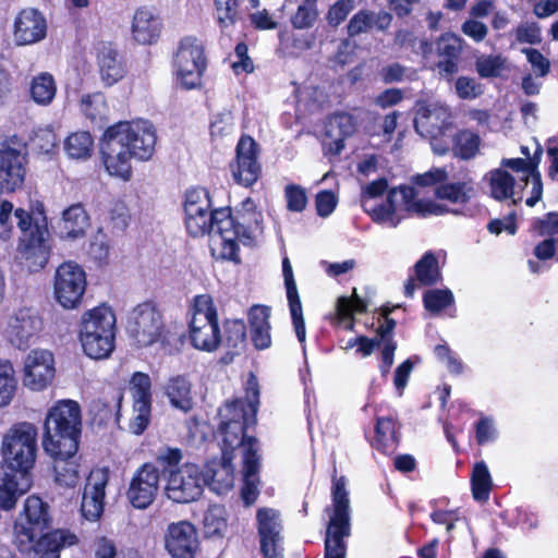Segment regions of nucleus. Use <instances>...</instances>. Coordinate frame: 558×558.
<instances>
[{
  "label": "nucleus",
  "instance_id": "obj_1",
  "mask_svg": "<svg viewBox=\"0 0 558 558\" xmlns=\"http://www.w3.org/2000/svg\"><path fill=\"white\" fill-rule=\"evenodd\" d=\"M37 429L29 423L12 426L3 437L0 465V509L11 510L32 483L28 471L36 460Z\"/></svg>",
  "mask_w": 558,
  "mask_h": 558
},
{
  "label": "nucleus",
  "instance_id": "obj_2",
  "mask_svg": "<svg viewBox=\"0 0 558 558\" xmlns=\"http://www.w3.org/2000/svg\"><path fill=\"white\" fill-rule=\"evenodd\" d=\"M153 124L145 120L119 122L105 132L100 143L102 163L110 175L131 178V159L148 160L156 145Z\"/></svg>",
  "mask_w": 558,
  "mask_h": 558
},
{
  "label": "nucleus",
  "instance_id": "obj_3",
  "mask_svg": "<svg viewBox=\"0 0 558 558\" xmlns=\"http://www.w3.org/2000/svg\"><path fill=\"white\" fill-rule=\"evenodd\" d=\"M399 199L405 211L420 217L461 214V210L457 208H449L448 206L434 201L420 198L417 189L407 185L390 190L386 202L381 204H369V201L364 197L361 199V205L374 222L387 225L390 228H397L403 219V216L399 214L398 209Z\"/></svg>",
  "mask_w": 558,
  "mask_h": 558
},
{
  "label": "nucleus",
  "instance_id": "obj_4",
  "mask_svg": "<svg viewBox=\"0 0 558 558\" xmlns=\"http://www.w3.org/2000/svg\"><path fill=\"white\" fill-rule=\"evenodd\" d=\"M81 409L73 400L58 401L47 413L43 447L49 456H75L81 435Z\"/></svg>",
  "mask_w": 558,
  "mask_h": 558
},
{
  "label": "nucleus",
  "instance_id": "obj_5",
  "mask_svg": "<svg viewBox=\"0 0 558 558\" xmlns=\"http://www.w3.org/2000/svg\"><path fill=\"white\" fill-rule=\"evenodd\" d=\"M228 219L232 226L228 228L231 235L213 236V256L221 259L236 260L238 241L251 244L263 232V216L256 210L251 198L244 199L234 215L228 208Z\"/></svg>",
  "mask_w": 558,
  "mask_h": 558
},
{
  "label": "nucleus",
  "instance_id": "obj_6",
  "mask_svg": "<svg viewBox=\"0 0 558 558\" xmlns=\"http://www.w3.org/2000/svg\"><path fill=\"white\" fill-rule=\"evenodd\" d=\"M185 228L193 238L209 235L210 251L213 252V236H230L232 221L228 219V208L210 210V201L205 190L195 189L186 193L184 203Z\"/></svg>",
  "mask_w": 558,
  "mask_h": 558
},
{
  "label": "nucleus",
  "instance_id": "obj_7",
  "mask_svg": "<svg viewBox=\"0 0 558 558\" xmlns=\"http://www.w3.org/2000/svg\"><path fill=\"white\" fill-rule=\"evenodd\" d=\"M344 476H332L331 506L326 508L329 522L325 537L324 558H345L347 544L344 538L351 534L350 499L345 488Z\"/></svg>",
  "mask_w": 558,
  "mask_h": 558
},
{
  "label": "nucleus",
  "instance_id": "obj_8",
  "mask_svg": "<svg viewBox=\"0 0 558 558\" xmlns=\"http://www.w3.org/2000/svg\"><path fill=\"white\" fill-rule=\"evenodd\" d=\"M116 316L106 305L84 313L81 319L80 340L84 353L90 359L108 357L114 349Z\"/></svg>",
  "mask_w": 558,
  "mask_h": 558
},
{
  "label": "nucleus",
  "instance_id": "obj_9",
  "mask_svg": "<svg viewBox=\"0 0 558 558\" xmlns=\"http://www.w3.org/2000/svg\"><path fill=\"white\" fill-rule=\"evenodd\" d=\"M219 416L221 418L219 430L222 435V451L231 453L235 448L241 447L244 453L248 444L253 442L254 449L258 453L257 439L245 436V429L256 423V414L246 410L244 401L227 402L219 409Z\"/></svg>",
  "mask_w": 558,
  "mask_h": 558
},
{
  "label": "nucleus",
  "instance_id": "obj_10",
  "mask_svg": "<svg viewBox=\"0 0 558 558\" xmlns=\"http://www.w3.org/2000/svg\"><path fill=\"white\" fill-rule=\"evenodd\" d=\"M14 217L22 232L19 250L27 262L29 271L36 272L46 266L49 258L47 226L44 221L43 223L33 222L32 216L22 208L15 209Z\"/></svg>",
  "mask_w": 558,
  "mask_h": 558
},
{
  "label": "nucleus",
  "instance_id": "obj_11",
  "mask_svg": "<svg viewBox=\"0 0 558 558\" xmlns=\"http://www.w3.org/2000/svg\"><path fill=\"white\" fill-rule=\"evenodd\" d=\"M190 338L194 348L207 352L217 350L221 342L217 312L210 295L194 298Z\"/></svg>",
  "mask_w": 558,
  "mask_h": 558
},
{
  "label": "nucleus",
  "instance_id": "obj_12",
  "mask_svg": "<svg viewBox=\"0 0 558 558\" xmlns=\"http://www.w3.org/2000/svg\"><path fill=\"white\" fill-rule=\"evenodd\" d=\"M126 329L138 347H149L163 340L166 336L163 316L150 301L143 302L131 311Z\"/></svg>",
  "mask_w": 558,
  "mask_h": 558
},
{
  "label": "nucleus",
  "instance_id": "obj_13",
  "mask_svg": "<svg viewBox=\"0 0 558 558\" xmlns=\"http://www.w3.org/2000/svg\"><path fill=\"white\" fill-rule=\"evenodd\" d=\"M205 480L199 466L185 463L177 469H169L166 475V496L178 504L197 500L204 490Z\"/></svg>",
  "mask_w": 558,
  "mask_h": 558
},
{
  "label": "nucleus",
  "instance_id": "obj_14",
  "mask_svg": "<svg viewBox=\"0 0 558 558\" xmlns=\"http://www.w3.org/2000/svg\"><path fill=\"white\" fill-rule=\"evenodd\" d=\"M174 65L178 80L185 89L199 86L206 68L202 43L195 37L183 38L174 57Z\"/></svg>",
  "mask_w": 558,
  "mask_h": 558
},
{
  "label": "nucleus",
  "instance_id": "obj_15",
  "mask_svg": "<svg viewBox=\"0 0 558 558\" xmlns=\"http://www.w3.org/2000/svg\"><path fill=\"white\" fill-rule=\"evenodd\" d=\"M260 551L265 558H284L281 514L274 508L263 507L256 512Z\"/></svg>",
  "mask_w": 558,
  "mask_h": 558
},
{
  "label": "nucleus",
  "instance_id": "obj_16",
  "mask_svg": "<svg viewBox=\"0 0 558 558\" xmlns=\"http://www.w3.org/2000/svg\"><path fill=\"white\" fill-rule=\"evenodd\" d=\"M56 374L54 360L47 350H32L24 360L23 384L33 391L46 389Z\"/></svg>",
  "mask_w": 558,
  "mask_h": 558
},
{
  "label": "nucleus",
  "instance_id": "obj_17",
  "mask_svg": "<svg viewBox=\"0 0 558 558\" xmlns=\"http://www.w3.org/2000/svg\"><path fill=\"white\" fill-rule=\"evenodd\" d=\"M159 489V471L153 463H144L133 475L126 497L137 509L149 507Z\"/></svg>",
  "mask_w": 558,
  "mask_h": 558
},
{
  "label": "nucleus",
  "instance_id": "obj_18",
  "mask_svg": "<svg viewBox=\"0 0 558 558\" xmlns=\"http://www.w3.org/2000/svg\"><path fill=\"white\" fill-rule=\"evenodd\" d=\"M234 181L243 186L253 185L260 173L257 161V144L250 136H243L236 146L235 161L230 165Z\"/></svg>",
  "mask_w": 558,
  "mask_h": 558
},
{
  "label": "nucleus",
  "instance_id": "obj_19",
  "mask_svg": "<svg viewBox=\"0 0 558 558\" xmlns=\"http://www.w3.org/2000/svg\"><path fill=\"white\" fill-rule=\"evenodd\" d=\"M108 480L106 469H94L87 476L81 502V512L86 520L96 521L101 517Z\"/></svg>",
  "mask_w": 558,
  "mask_h": 558
},
{
  "label": "nucleus",
  "instance_id": "obj_20",
  "mask_svg": "<svg viewBox=\"0 0 558 558\" xmlns=\"http://www.w3.org/2000/svg\"><path fill=\"white\" fill-rule=\"evenodd\" d=\"M543 155V148L539 144H537L532 158L525 160L523 158H510L502 159L501 166L505 168H509L515 171L519 175V181L524 185L529 183L532 185L531 196H529L525 201V204L530 207H533L543 195V184L541 174L537 171L538 165L541 162Z\"/></svg>",
  "mask_w": 558,
  "mask_h": 558
},
{
  "label": "nucleus",
  "instance_id": "obj_21",
  "mask_svg": "<svg viewBox=\"0 0 558 558\" xmlns=\"http://www.w3.org/2000/svg\"><path fill=\"white\" fill-rule=\"evenodd\" d=\"M43 319L32 308H21L8 323L7 333L10 342L17 349H27L43 330Z\"/></svg>",
  "mask_w": 558,
  "mask_h": 558
},
{
  "label": "nucleus",
  "instance_id": "obj_22",
  "mask_svg": "<svg viewBox=\"0 0 558 558\" xmlns=\"http://www.w3.org/2000/svg\"><path fill=\"white\" fill-rule=\"evenodd\" d=\"M25 155L9 142H0V191L13 192L25 178Z\"/></svg>",
  "mask_w": 558,
  "mask_h": 558
},
{
  "label": "nucleus",
  "instance_id": "obj_23",
  "mask_svg": "<svg viewBox=\"0 0 558 558\" xmlns=\"http://www.w3.org/2000/svg\"><path fill=\"white\" fill-rule=\"evenodd\" d=\"M450 118L447 106L437 104L421 106L414 118V129L422 137L435 141L450 125Z\"/></svg>",
  "mask_w": 558,
  "mask_h": 558
},
{
  "label": "nucleus",
  "instance_id": "obj_24",
  "mask_svg": "<svg viewBox=\"0 0 558 558\" xmlns=\"http://www.w3.org/2000/svg\"><path fill=\"white\" fill-rule=\"evenodd\" d=\"M47 35V21L35 9L22 10L14 20L13 39L17 46L34 45Z\"/></svg>",
  "mask_w": 558,
  "mask_h": 558
},
{
  "label": "nucleus",
  "instance_id": "obj_25",
  "mask_svg": "<svg viewBox=\"0 0 558 558\" xmlns=\"http://www.w3.org/2000/svg\"><path fill=\"white\" fill-rule=\"evenodd\" d=\"M197 547V532L191 523L182 521L169 526L166 548L172 557L193 558Z\"/></svg>",
  "mask_w": 558,
  "mask_h": 558
},
{
  "label": "nucleus",
  "instance_id": "obj_26",
  "mask_svg": "<svg viewBox=\"0 0 558 558\" xmlns=\"http://www.w3.org/2000/svg\"><path fill=\"white\" fill-rule=\"evenodd\" d=\"M161 29L162 23L155 9L142 7L134 12L131 34L137 44H155L161 34Z\"/></svg>",
  "mask_w": 558,
  "mask_h": 558
},
{
  "label": "nucleus",
  "instance_id": "obj_27",
  "mask_svg": "<svg viewBox=\"0 0 558 558\" xmlns=\"http://www.w3.org/2000/svg\"><path fill=\"white\" fill-rule=\"evenodd\" d=\"M232 456L222 451L221 460L210 461L203 473L205 485L218 495L227 494L234 484V469L231 463Z\"/></svg>",
  "mask_w": 558,
  "mask_h": 558
},
{
  "label": "nucleus",
  "instance_id": "obj_28",
  "mask_svg": "<svg viewBox=\"0 0 558 558\" xmlns=\"http://www.w3.org/2000/svg\"><path fill=\"white\" fill-rule=\"evenodd\" d=\"M259 460L260 457L254 449V444L250 442L243 456V486L241 497L246 506L253 505L259 494Z\"/></svg>",
  "mask_w": 558,
  "mask_h": 558
},
{
  "label": "nucleus",
  "instance_id": "obj_29",
  "mask_svg": "<svg viewBox=\"0 0 558 558\" xmlns=\"http://www.w3.org/2000/svg\"><path fill=\"white\" fill-rule=\"evenodd\" d=\"M97 61L100 77L107 86H111L120 81L125 69L117 48L110 43H102L98 49Z\"/></svg>",
  "mask_w": 558,
  "mask_h": 558
},
{
  "label": "nucleus",
  "instance_id": "obj_30",
  "mask_svg": "<svg viewBox=\"0 0 558 558\" xmlns=\"http://www.w3.org/2000/svg\"><path fill=\"white\" fill-rule=\"evenodd\" d=\"M162 390L173 408L184 413L193 409L192 383L186 376L174 375L169 377L163 384Z\"/></svg>",
  "mask_w": 558,
  "mask_h": 558
},
{
  "label": "nucleus",
  "instance_id": "obj_31",
  "mask_svg": "<svg viewBox=\"0 0 558 558\" xmlns=\"http://www.w3.org/2000/svg\"><path fill=\"white\" fill-rule=\"evenodd\" d=\"M490 195L497 201L512 199V203L522 199L520 191L525 186L517 182L512 174L506 169H495L488 173Z\"/></svg>",
  "mask_w": 558,
  "mask_h": 558
},
{
  "label": "nucleus",
  "instance_id": "obj_32",
  "mask_svg": "<svg viewBox=\"0 0 558 558\" xmlns=\"http://www.w3.org/2000/svg\"><path fill=\"white\" fill-rule=\"evenodd\" d=\"M392 22V15L386 11L373 12L360 10L349 21L347 32L349 37H355L367 33L373 27L378 31H386Z\"/></svg>",
  "mask_w": 558,
  "mask_h": 558
},
{
  "label": "nucleus",
  "instance_id": "obj_33",
  "mask_svg": "<svg viewBox=\"0 0 558 558\" xmlns=\"http://www.w3.org/2000/svg\"><path fill=\"white\" fill-rule=\"evenodd\" d=\"M356 123L354 118L345 112L335 113L326 126V136L331 140L329 151L339 155L344 148V138L355 132Z\"/></svg>",
  "mask_w": 558,
  "mask_h": 558
},
{
  "label": "nucleus",
  "instance_id": "obj_34",
  "mask_svg": "<svg viewBox=\"0 0 558 558\" xmlns=\"http://www.w3.org/2000/svg\"><path fill=\"white\" fill-rule=\"evenodd\" d=\"M89 227V217L82 205L75 204L63 211L60 226V238L76 241L83 238Z\"/></svg>",
  "mask_w": 558,
  "mask_h": 558
},
{
  "label": "nucleus",
  "instance_id": "obj_35",
  "mask_svg": "<svg viewBox=\"0 0 558 558\" xmlns=\"http://www.w3.org/2000/svg\"><path fill=\"white\" fill-rule=\"evenodd\" d=\"M269 317L270 308L265 305H254L248 312L251 338L259 350L267 349L271 344Z\"/></svg>",
  "mask_w": 558,
  "mask_h": 558
},
{
  "label": "nucleus",
  "instance_id": "obj_36",
  "mask_svg": "<svg viewBox=\"0 0 558 558\" xmlns=\"http://www.w3.org/2000/svg\"><path fill=\"white\" fill-rule=\"evenodd\" d=\"M45 529L35 526L28 523L27 520L21 515L14 524V543L22 553H31L37 550L41 539V533Z\"/></svg>",
  "mask_w": 558,
  "mask_h": 558
},
{
  "label": "nucleus",
  "instance_id": "obj_37",
  "mask_svg": "<svg viewBox=\"0 0 558 558\" xmlns=\"http://www.w3.org/2000/svg\"><path fill=\"white\" fill-rule=\"evenodd\" d=\"M372 300L369 292L364 294L360 293L357 288H353L352 296H340L337 301V312L343 322H347V328L353 327V322L350 319L352 313H363L367 310Z\"/></svg>",
  "mask_w": 558,
  "mask_h": 558
},
{
  "label": "nucleus",
  "instance_id": "obj_38",
  "mask_svg": "<svg viewBox=\"0 0 558 558\" xmlns=\"http://www.w3.org/2000/svg\"><path fill=\"white\" fill-rule=\"evenodd\" d=\"M86 290V281H54V298L64 308L77 307Z\"/></svg>",
  "mask_w": 558,
  "mask_h": 558
},
{
  "label": "nucleus",
  "instance_id": "obj_39",
  "mask_svg": "<svg viewBox=\"0 0 558 558\" xmlns=\"http://www.w3.org/2000/svg\"><path fill=\"white\" fill-rule=\"evenodd\" d=\"M286 282V293L287 300L289 304V310L292 318V324L295 330V335L298 340L303 343L306 337L305 323L303 317V308L299 294V290L296 288L295 281H284Z\"/></svg>",
  "mask_w": 558,
  "mask_h": 558
},
{
  "label": "nucleus",
  "instance_id": "obj_40",
  "mask_svg": "<svg viewBox=\"0 0 558 558\" xmlns=\"http://www.w3.org/2000/svg\"><path fill=\"white\" fill-rule=\"evenodd\" d=\"M472 496L478 502H486L493 488V480L484 461L476 462L471 474Z\"/></svg>",
  "mask_w": 558,
  "mask_h": 558
},
{
  "label": "nucleus",
  "instance_id": "obj_41",
  "mask_svg": "<svg viewBox=\"0 0 558 558\" xmlns=\"http://www.w3.org/2000/svg\"><path fill=\"white\" fill-rule=\"evenodd\" d=\"M375 433V446L384 452L392 450L399 441L398 424L392 417H378Z\"/></svg>",
  "mask_w": 558,
  "mask_h": 558
},
{
  "label": "nucleus",
  "instance_id": "obj_42",
  "mask_svg": "<svg viewBox=\"0 0 558 558\" xmlns=\"http://www.w3.org/2000/svg\"><path fill=\"white\" fill-rule=\"evenodd\" d=\"M438 199L448 201L451 204H466L473 193L474 189L466 182L445 183L437 185L434 191Z\"/></svg>",
  "mask_w": 558,
  "mask_h": 558
},
{
  "label": "nucleus",
  "instance_id": "obj_43",
  "mask_svg": "<svg viewBox=\"0 0 558 558\" xmlns=\"http://www.w3.org/2000/svg\"><path fill=\"white\" fill-rule=\"evenodd\" d=\"M54 458V480L56 482L64 487H74L78 482V465L71 457L63 456H51Z\"/></svg>",
  "mask_w": 558,
  "mask_h": 558
},
{
  "label": "nucleus",
  "instance_id": "obj_44",
  "mask_svg": "<svg viewBox=\"0 0 558 558\" xmlns=\"http://www.w3.org/2000/svg\"><path fill=\"white\" fill-rule=\"evenodd\" d=\"M49 507L38 496L27 497L24 504L23 518L35 526L47 529L50 523Z\"/></svg>",
  "mask_w": 558,
  "mask_h": 558
},
{
  "label": "nucleus",
  "instance_id": "obj_45",
  "mask_svg": "<svg viewBox=\"0 0 558 558\" xmlns=\"http://www.w3.org/2000/svg\"><path fill=\"white\" fill-rule=\"evenodd\" d=\"M77 544L78 537L75 533L65 529H57L43 535L39 547L59 554L60 550Z\"/></svg>",
  "mask_w": 558,
  "mask_h": 558
},
{
  "label": "nucleus",
  "instance_id": "obj_46",
  "mask_svg": "<svg viewBox=\"0 0 558 558\" xmlns=\"http://www.w3.org/2000/svg\"><path fill=\"white\" fill-rule=\"evenodd\" d=\"M94 140L88 132H75L64 142V150L73 159H86L93 150Z\"/></svg>",
  "mask_w": 558,
  "mask_h": 558
},
{
  "label": "nucleus",
  "instance_id": "obj_47",
  "mask_svg": "<svg viewBox=\"0 0 558 558\" xmlns=\"http://www.w3.org/2000/svg\"><path fill=\"white\" fill-rule=\"evenodd\" d=\"M56 83L48 73H41L33 78L31 85V95L38 105H49L56 96Z\"/></svg>",
  "mask_w": 558,
  "mask_h": 558
},
{
  "label": "nucleus",
  "instance_id": "obj_48",
  "mask_svg": "<svg viewBox=\"0 0 558 558\" xmlns=\"http://www.w3.org/2000/svg\"><path fill=\"white\" fill-rule=\"evenodd\" d=\"M17 389V380L12 364L0 361V408L8 405Z\"/></svg>",
  "mask_w": 558,
  "mask_h": 558
},
{
  "label": "nucleus",
  "instance_id": "obj_49",
  "mask_svg": "<svg viewBox=\"0 0 558 558\" xmlns=\"http://www.w3.org/2000/svg\"><path fill=\"white\" fill-rule=\"evenodd\" d=\"M480 136L469 130L460 131L453 138L454 154L461 159L473 158L480 147Z\"/></svg>",
  "mask_w": 558,
  "mask_h": 558
},
{
  "label": "nucleus",
  "instance_id": "obj_50",
  "mask_svg": "<svg viewBox=\"0 0 558 558\" xmlns=\"http://www.w3.org/2000/svg\"><path fill=\"white\" fill-rule=\"evenodd\" d=\"M463 39L456 34L447 33L436 41V53L440 60H459L462 53Z\"/></svg>",
  "mask_w": 558,
  "mask_h": 558
},
{
  "label": "nucleus",
  "instance_id": "obj_51",
  "mask_svg": "<svg viewBox=\"0 0 558 558\" xmlns=\"http://www.w3.org/2000/svg\"><path fill=\"white\" fill-rule=\"evenodd\" d=\"M317 17V0H303L291 17V23L296 29H305L312 27Z\"/></svg>",
  "mask_w": 558,
  "mask_h": 558
},
{
  "label": "nucleus",
  "instance_id": "obj_52",
  "mask_svg": "<svg viewBox=\"0 0 558 558\" xmlns=\"http://www.w3.org/2000/svg\"><path fill=\"white\" fill-rule=\"evenodd\" d=\"M151 380L150 377L142 372L133 374L130 380V390L133 397V404H151Z\"/></svg>",
  "mask_w": 558,
  "mask_h": 558
},
{
  "label": "nucleus",
  "instance_id": "obj_53",
  "mask_svg": "<svg viewBox=\"0 0 558 558\" xmlns=\"http://www.w3.org/2000/svg\"><path fill=\"white\" fill-rule=\"evenodd\" d=\"M226 511L221 506H211L204 515V530L207 536H220L227 529Z\"/></svg>",
  "mask_w": 558,
  "mask_h": 558
},
{
  "label": "nucleus",
  "instance_id": "obj_54",
  "mask_svg": "<svg viewBox=\"0 0 558 558\" xmlns=\"http://www.w3.org/2000/svg\"><path fill=\"white\" fill-rule=\"evenodd\" d=\"M246 340V327L243 320H227L225 324V342L227 347L242 349Z\"/></svg>",
  "mask_w": 558,
  "mask_h": 558
},
{
  "label": "nucleus",
  "instance_id": "obj_55",
  "mask_svg": "<svg viewBox=\"0 0 558 558\" xmlns=\"http://www.w3.org/2000/svg\"><path fill=\"white\" fill-rule=\"evenodd\" d=\"M215 4L218 23L222 33H225L226 29L234 25L239 19V0H215Z\"/></svg>",
  "mask_w": 558,
  "mask_h": 558
},
{
  "label": "nucleus",
  "instance_id": "obj_56",
  "mask_svg": "<svg viewBox=\"0 0 558 558\" xmlns=\"http://www.w3.org/2000/svg\"><path fill=\"white\" fill-rule=\"evenodd\" d=\"M423 301L427 311L438 313L453 303V295L448 289L427 290L424 293Z\"/></svg>",
  "mask_w": 558,
  "mask_h": 558
},
{
  "label": "nucleus",
  "instance_id": "obj_57",
  "mask_svg": "<svg viewBox=\"0 0 558 558\" xmlns=\"http://www.w3.org/2000/svg\"><path fill=\"white\" fill-rule=\"evenodd\" d=\"M58 137L51 126L39 128L34 131L31 138V145L34 149L43 154L51 153L58 144Z\"/></svg>",
  "mask_w": 558,
  "mask_h": 558
},
{
  "label": "nucleus",
  "instance_id": "obj_58",
  "mask_svg": "<svg viewBox=\"0 0 558 558\" xmlns=\"http://www.w3.org/2000/svg\"><path fill=\"white\" fill-rule=\"evenodd\" d=\"M109 252L110 246L108 238L101 229H98L90 240L87 254L94 262L102 264L107 262Z\"/></svg>",
  "mask_w": 558,
  "mask_h": 558
},
{
  "label": "nucleus",
  "instance_id": "obj_59",
  "mask_svg": "<svg viewBox=\"0 0 558 558\" xmlns=\"http://www.w3.org/2000/svg\"><path fill=\"white\" fill-rule=\"evenodd\" d=\"M454 90L460 99L472 100L483 94V86L473 77L459 76L454 83Z\"/></svg>",
  "mask_w": 558,
  "mask_h": 558
},
{
  "label": "nucleus",
  "instance_id": "obj_60",
  "mask_svg": "<svg viewBox=\"0 0 558 558\" xmlns=\"http://www.w3.org/2000/svg\"><path fill=\"white\" fill-rule=\"evenodd\" d=\"M505 59L501 56H483L475 62L481 77H496L504 69Z\"/></svg>",
  "mask_w": 558,
  "mask_h": 558
},
{
  "label": "nucleus",
  "instance_id": "obj_61",
  "mask_svg": "<svg viewBox=\"0 0 558 558\" xmlns=\"http://www.w3.org/2000/svg\"><path fill=\"white\" fill-rule=\"evenodd\" d=\"M287 208L293 213H301L307 204L306 191L298 184H289L284 189Z\"/></svg>",
  "mask_w": 558,
  "mask_h": 558
},
{
  "label": "nucleus",
  "instance_id": "obj_62",
  "mask_svg": "<svg viewBox=\"0 0 558 558\" xmlns=\"http://www.w3.org/2000/svg\"><path fill=\"white\" fill-rule=\"evenodd\" d=\"M379 75L384 83L392 84L404 80H412L414 72L398 62H393L383 66Z\"/></svg>",
  "mask_w": 558,
  "mask_h": 558
},
{
  "label": "nucleus",
  "instance_id": "obj_63",
  "mask_svg": "<svg viewBox=\"0 0 558 558\" xmlns=\"http://www.w3.org/2000/svg\"><path fill=\"white\" fill-rule=\"evenodd\" d=\"M414 268L416 279H437L439 276L438 260L430 252L425 253Z\"/></svg>",
  "mask_w": 558,
  "mask_h": 558
},
{
  "label": "nucleus",
  "instance_id": "obj_64",
  "mask_svg": "<svg viewBox=\"0 0 558 558\" xmlns=\"http://www.w3.org/2000/svg\"><path fill=\"white\" fill-rule=\"evenodd\" d=\"M355 0H337L327 14L328 24L337 27L342 23L349 13L354 9Z\"/></svg>",
  "mask_w": 558,
  "mask_h": 558
}]
</instances>
